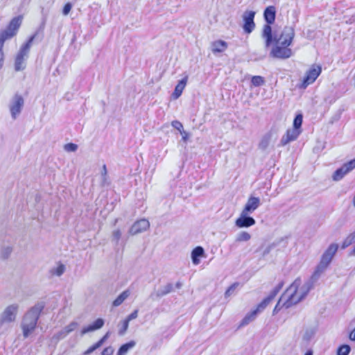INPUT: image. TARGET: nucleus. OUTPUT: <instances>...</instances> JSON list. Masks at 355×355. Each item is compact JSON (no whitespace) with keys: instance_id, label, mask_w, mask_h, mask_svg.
Masks as SVG:
<instances>
[{"instance_id":"obj_1","label":"nucleus","mask_w":355,"mask_h":355,"mask_svg":"<svg viewBox=\"0 0 355 355\" xmlns=\"http://www.w3.org/2000/svg\"><path fill=\"white\" fill-rule=\"evenodd\" d=\"M317 282L313 280L311 277L300 288L302 281L300 277H297L292 284L286 290V295H289L288 301L291 302L290 304H297L302 301L309 293V291L313 288L315 284Z\"/></svg>"},{"instance_id":"obj_2","label":"nucleus","mask_w":355,"mask_h":355,"mask_svg":"<svg viewBox=\"0 0 355 355\" xmlns=\"http://www.w3.org/2000/svg\"><path fill=\"white\" fill-rule=\"evenodd\" d=\"M44 306V302H37L23 316L21 328L24 338H28L35 329L38 319Z\"/></svg>"},{"instance_id":"obj_3","label":"nucleus","mask_w":355,"mask_h":355,"mask_svg":"<svg viewBox=\"0 0 355 355\" xmlns=\"http://www.w3.org/2000/svg\"><path fill=\"white\" fill-rule=\"evenodd\" d=\"M263 17L267 24L263 26L262 37L266 40V47H269L272 44V33L270 24H272L275 20V7L273 6H268L263 12Z\"/></svg>"},{"instance_id":"obj_4","label":"nucleus","mask_w":355,"mask_h":355,"mask_svg":"<svg viewBox=\"0 0 355 355\" xmlns=\"http://www.w3.org/2000/svg\"><path fill=\"white\" fill-rule=\"evenodd\" d=\"M35 33L33 35L26 44H24L20 49L17 53L15 62V69L17 71H21L25 69V60L28 57L31 44L35 38Z\"/></svg>"},{"instance_id":"obj_5","label":"nucleus","mask_w":355,"mask_h":355,"mask_svg":"<svg viewBox=\"0 0 355 355\" xmlns=\"http://www.w3.org/2000/svg\"><path fill=\"white\" fill-rule=\"evenodd\" d=\"M23 17L17 16L11 19L7 28L0 33V41L5 42L6 40L15 36L21 25Z\"/></svg>"},{"instance_id":"obj_6","label":"nucleus","mask_w":355,"mask_h":355,"mask_svg":"<svg viewBox=\"0 0 355 355\" xmlns=\"http://www.w3.org/2000/svg\"><path fill=\"white\" fill-rule=\"evenodd\" d=\"M19 310L17 304H12L6 307L0 315V327L6 324L14 322L16 320Z\"/></svg>"},{"instance_id":"obj_7","label":"nucleus","mask_w":355,"mask_h":355,"mask_svg":"<svg viewBox=\"0 0 355 355\" xmlns=\"http://www.w3.org/2000/svg\"><path fill=\"white\" fill-rule=\"evenodd\" d=\"M295 36L294 28L291 26H285L280 35L272 36V43L276 42L281 45L290 46Z\"/></svg>"},{"instance_id":"obj_8","label":"nucleus","mask_w":355,"mask_h":355,"mask_svg":"<svg viewBox=\"0 0 355 355\" xmlns=\"http://www.w3.org/2000/svg\"><path fill=\"white\" fill-rule=\"evenodd\" d=\"M24 105V99L21 95L15 94L9 103V110L12 119H16L21 112Z\"/></svg>"},{"instance_id":"obj_9","label":"nucleus","mask_w":355,"mask_h":355,"mask_svg":"<svg viewBox=\"0 0 355 355\" xmlns=\"http://www.w3.org/2000/svg\"><path fill=\"white\" fill-rule=\"evenodd\" d=\"M289 46L281 45L275 42V46L270 51V55L277 58H288L292 55V51Z\"/></svg>"},{"instance_id":"obj_10","label":"nucleus","mask_w":355,"mask_h":355,"mask_svg":"<svg viewBox=\"0 0 355 355\" xmlns=\"http://www.w3.org/2000/svg\"><path fill=\"white\" fill-rule=\"evenodd\" d=\"M255 12L252 10H245L243 15L242 19L243 21V28L245 33H250L255 28V23L254 21Z\"/></svg>"},{"instance_id":"obj_11","label":"nucleus","mask_w":355,"mask_h":355,"mask_svg":"<svg viewBox=\"0 0 355 355\" xmlns=\"http://www.w3.org/2000/svg\"><path fill=\"white\" fill-rule=\"evenodd\" d=\"M322 71L320 66L313 65L307 72L303 79L302 87L306 88L308 85L313 83L319 76Z\"/></svg>"},{"instance_id":"obj_12","label":"nucleus","mask_w":355,"mask_h":355,"mask_svg":"<svg viewBox=\"0 0 355 355\" xmlns=\"http://www.w3.org/2000/svg\"><path fill=\"white\" fill-rule=\"evenodd\" d=\"M150 227V223L146 218H142L135 221L128 230L131 236H135L146 231Z\"/></svg>"},{"instance_id":"obj_13","label":"nucleus","mask_w":355,"mask_h":355,"mask_svg":"<svg viewBox=\"0 0 355 355\" xmlns=\"http://www.w3.org/2000/svg\"><path fill=\"white\" fill-rule=\"evenodd\" d=\"M250 213L242 210L239 217L235 221V225L239 228H247L254 225L256 220L249 216Z\"/></svg>"},{"instance_id":"obj_14","label":"nucleus","mask_w":355,"mask_h":355,"mask_svg":"<svg viewBox=\"0 0 355 355\" xmlns=\"http://www.w3.org/2000/svg\"><path fill=\"white\" fill-rule=\"evenodd\" d=\"M260 205L261 202L259 198L250 196L248 198L243 211L251 214L254 212L260 206Z\"/></svg>"},{"instance_id":"obj_15","label":"nucleus","mask_w":355,"mask_h":355,"mask_svg":"<svg viewBox=\"0 0 355 355\" xmlns=\"http://www.w3.org/2000/svg\"><path fill=\"white\" fill-rule=\"evenodd\" d=\"M286 295V291L282 295L280 299L279 300L278 302L277 303L276 306H275L273 309V314L277 313L282 307H285L286 309H288L291 306H293L294 304H290L289 300V295Z\"/></svg>"},{"instance_id":"obj_16","label":"nucleus","mask_w":355,"mask_h":355,"mask_svg":"<svg viewBox=\"0 0 355 355\" xmlns=\"http://www.w3.org/2000/svg\"><path fill=\"white\" fill-rule=\"evenodd\" d=\"M103 324L104 320L101 318H98L92 324L84 327L80 332V335L83 336L87 333L98 330L101 329Z\"/></svg>"},{"instance_id":"obj_17","label":"nucleus","mask_w":355,"mask_h":355,"mask_svg":"<svg viewBox=\"0 0 355 355\" xmlns=\"http://www.w3.org/2000/svg\"><path fill=\"white\" fill-rule=\"evenodd\" d=\"M188 81V76H185L180 80L175 87V90L172 94V97L174 99H178L182 94L184 89L185 88Z\"/></svg>"},{"instance_id":"obj_18","label":"nucleus","mask_w":355,"mask_h":355,"mask_svg":"<svg viewBox=\"0 0 355 355\" xmlns=\"http://www.w3.org/2000/svg\"><path fill=\"white\" fill-rule=\"evenodd\" d=\"M205 251L203 248L198 246L195 248L191 252V259L192 262L195 265H198L200 263V258L203 257Z\"/></svg>"},{"instance_id":"obj_19","label":"nucleus","mask_w":355,"mask_h":355,"mask_svg":"<svg viewBox=\"0 0 355 355\" xmlns=\"http://www.w3.org/2000/svg\"><path fill=\"white\" fill-rule=\"evenodd\" d=\"M110 336V332H107L105 335L101 338L97 343L94 344L92 346L89 347L85 352L84 355H89L92 354L94 351L99 348L102 346V345L104 343V342Z\"/></svg>"},{"instance_id":"obj_20","label":"nucleus","mask_w":355,"mask_h":355,"mask_svg":"<svg viewBox=\"0 0 355 355\" xmlns=\"http://www.w3.org/2000/svg\"><path fill=\"white\" fill-rule=\"evenodd\" d=\"M227 48V42L223 40L216 41L211 44V51L214 53L223 52Z\"/></svg>"},{"instance_id":"obj_21","label":"nucleus","mask_w":355,"mask_h":355,"mask_svg":"<svg viewBox=\"0 0 355 355\" xmlns=\"http://www.w3.org/2000/svg\"><path fill=\"white\" fill-rule=\"evenodd\" d=\"M328 266L320 261L319 264L315 268V271L311 276L313 280L318 282L321 275L325 271Z\"/></svg>"},{"instance_id":"obj_22","label":"nucleus","mask_w":355,"mask_h":355,"mask_svg":"<svg viewBox=\"0 0 355 355\" xmlns=\"http://www.w3.org/2000/svg\"><path fill=\"white\" fill-rule=\"evenodd\" d=\"M173 286L171 283H168L164 286L160 288L155 293L157 297H162L173 291Z\"/></svg>"},{"instance_id":"obj_23","label":"nucleus","mask_w":355,"mask_h":355,"mask_svg":"<svg viewBox=\"0 0 355 355\" xmlns=\"http://www.w3.org/2000/svg\"><path fill=\"white\" fill-rule=\"evenodd\" d=\"M259 313L255 309L248 313L241 322V326H245L255 320Z\"/></svg>"},{"instance_id":"obj_24","label":"nucleus","mask_w":355,"mask_h":355,"mask_svg":"<svg viewBox=\"0 0 355 355\" xmlns=\"http://www.w3.org/2000/svg\"><path fill=\"white\" fill-rule=\"evenodd\" d=\"M130 292L129 290H125L123 292H122L113 302L112 305L113 306H119L121 305L125 299L128 297L130 295Z\"/></svg>"},{"instance_id":"obj_25","label":"nucleus","mask_w":355,"mask_h":355,"mask_svg":"<svg viewBox=\"0 0 355 355\" xmlns=\"http://www.w3.org/2000/svg\"><path fill=\"white\" fill-rule=\"evenodd\" d=\"M136 345V342L131 340L125 344L122 345L118 350L117 355H125L130 349L133 348Z\"/></svg>"},{"instance_id":"obj_26","label":"nucleus","mask_w":355,"mask_h":355,"mask_svg":"<svg viewBox=\"0 0 355 355\" xmlns=\"http://www.w3.org/2000/svg\"><path fill=\"white\" fill-rule=\"evenodd\" d=\"M317 329L315 327H309L306 329L303 334L302 339L306 342H309L313 338L316 334Z\"/></svg>"},{"instance_id":"obj_27","label":"nucleus","mask_w":355,"mask_h":355,"mask_svg":"<svg viewBox=\"0 0 355 355\" xmlns=\"http://www.w3.org/2000/svg\"><path fill=\"white\" fill-rule=\"evenodd\" d=\"M12 252V248L10 246L2 247L0 251V259L3 260L8 259Z\"/></svg>"},{"instance_id":"obj_28","label":"nucleus","mask_w":355,"mask_h":355,"mask_svg":"<svg viewBox=\"0 0 355 355\" xmlns=\"http://www.w3.org/2000/svg\"><path fill=\"white\" fill-rule=\"evenodd\" d=\"M109 184H110V181H109V178H108V176H107V171L106 165L103 164V166L102 167V171H101V185L102 187H105V186L109 185Z\"/></svg>"},{"instance_id":"obj_29","label":"nucleus","mask_w":355,"mask_h":355,"mask_svg":"<svg viewBox=\"0 0 355 355\" xmlns=\"http://www.w3.org/2000/svg\"><path fill=\"white\" fill-rule=\"evenodd\" d=\"M348 172L345 171V168L342 166L340 168H338L333 175V179L335 181H338L341 180L345 175H346Z\"/></svg>"},{"instance_id":"obj_30","label":"nucleus","mask_w":355,"mask_h":355,"mask_svg":"<svg viewBox=\"0 0 355 355\" xmlns=\"http://www.w3.org/2000/svg\"><path fill=\"white\" fill-rule=\"evenodd\" d=\"M353 243H355V231L345 239V241L342 243L341 248L343 249H345L346 248L352 245Z\"/></svg>"},{"instance_id":"obj_31","label":"nucleus","mask_w":355,"mask_h":355,"mask_svg":"<svg viewBox=\"0 0 355 355\" xmlns=\"http://www.w3.org/2000/svg\"><path fill=\"white\" fill-rule=\"evenodd\" d=\"M251 239V235L245 231L241 232L237 234L236 241L242 242V241H248Z\"/></svg>"},{"instance_id":"obj_32","label":"nucleus","mask_w":355,"mask_h":355,"mask_svg":"<svg viewBox=\"0 0 355 355\" xmlns=\"http://www.w3.org/2000/svg\"><path fill=\"white\" fill-rule=\"evenodd\" d=\"M65 271V266L60 263L56 268H52L51 272L56 276H61Z\"/></svg>"},{"instance_id":"obj_33","label":"nucleus","mask_w":355,"mask_h":355,"mask_svg":"<svg viewBox=\"0 0 355 355\" xmlns=\"http://www.w3.org/2000/svg\"><path fill=\"white\" fill-rule=\"evenodd\" d=\"M252 84L255 87H259L265 83L264 78L261 76H254L251 79Z\"/></svg>"},{"instance_id":"obj_34","label":"nucleus","mask_w":355,"mask_h":355,"mask_svg":"<svg viewBox=\"0 0 355 355\" xmlns=\"http://www.w3.org/2000/svg\"><path fill=\"white\" fill-rule=\"evenodd\" d=\"M300 133L301 130H297L293 128L291 130H288L286 134H287V135L289 137V138L291 139L292 141H295L297 139Z\"/></svg>"},{"instance_id":"obj_35","label":"nucleus","mask_w":355,"mask_h":355,"mask_svg":"<svg viewBox=\"0 0 355 355\" xmlns=\"http://www.w3.org/2000/svg\"><path fill=\"white\" fill-rule=\"evenodd\" d=\"M351 351V347L348 345H343L338 348L337 355H348Z\"/></svg>"},{"instance_id":"obj_36","label":"nucleus","mask_w":355,"mask_h":355,"mask_svg":"<svg viewBox=\"0 0 355 355\" xmlns=\"http://www.w3.org/2000/svg\"><path fill=\"white\" fill-rule=\"evenodd\" d=\"M270 141V137L269 135H265L262 138L261 141H260V143L259 144V148L263 150H266L268 148V146H269Z\"/></svg>"},{"instance_id":"obj_37","label":"nucleus","mask_w":355,"mask_h":355,"mask_svg":"<svg viewBox=\"0 0 355 355\" xmlns=\"http://www.w3.org/2000/svg\"><path fill=\"white\" fill-rule=\"evenodd\" d=\"M303 116L302 114H298L295 116L293 120V128L297 130H300L302 124Z\"/></svg>"},{"instance_id":"obj_38","label":"nucleus","mask_w":355,"mask_h":355,"mask_svg":"<svg viewBox=\"0 0 355 355\" xmlns=\"http://www.w3.org/2000/svg\"><path fill=\"white\" fill-rule=\"evenodd\" d=\"M121 235L122 232L119 229L114 230L112 233V241L117 245L121 237Z\"/></svg>"},{"instance_id":"obj_39","label":"nucleus","mask_w":355,"mask_h":355,"mask_svg":"<svg viewBox=\"0 0 355 355\" xmlns=\"http://www.w3.org/2000/svg\"><path fill=\"white\" fill-rule=\"evenodd\" d=\"M338 248V244L332 243L328 247V248L324 251V252L334 257L336 252H337Z\"/></svg>"},{"instance_id":"obj_40","label":"nucleus","mask_w":355,"mask_h":355,"mask_svg":"<svg viewBox=\"0 0 355 355\" xmlns=\"http://www.w3.org/2000/svg\"><path fill=\"white\" fill-rule=\"evenodd\" d=\"M333 257V256L324 252L322 255L320 262L328 266L330 264Z\"/></svg>"},{"instance_id":"obj_41","label":"nucleus","mask_w":355,"mask_h":355,"mask_svg":"<svg viewBox=\"0 0 355 355\" xmlns=\"http://www.w3.org/2000/svg\"><path fill=\"white\" fill-rule=\"evenodd\" d=\"M270 302L268 300V299L266 297L261 303L258 304L255 310L257 311L258 313L261 312L266 308V306L270 304Z\"/></svg>"},{"instance_id":"obj_42","label":"nucleus","mask_w":355,"mask_h":355,"mask_svg":"<svg viewBox=\"0 0 355 355\" xmlns=\"http://www.w3.org/2000/svg\"><path fill=\"white\" fill-rule=\"evenodd\" d=\"M343 166L349 173L355 168V158L344 164Z\"/></svg>"},{"instance_id":"obj_43","label":"nucleus","mask_w":355,"mask_h":355,"mask_svg":"<svg viewBox=\"0 0 355 355\" xmlns=\"http://www.w3.org/2000/svg\"><path fill=\"white\" fill-rule=\"evenodd\" d=\"M78 326V322H71L69 324H68L67 326H66L63 329L66 331L67 334H69V333H71V331L75 330L77 328Z\"/></svg>"},{"instance_id":"obj_44","label":"nucleus","mask_w":355,"mask_h":355,"mask_svg":"<svg viewBox=\"0 0 355 355\" xmlns=\"http://www.w3.org/2000/svg\"><path fill=\"white\" fill-rule=\"evenodd\" d=\"M67 333L66 332V331L62 329V330H60L59 332H58L57 334H54L53 336V339H55L57 340H61V339H63L64 338H65L67 336Z\"/></svg>"},{"instance_id":"obj_45","label":"nucleus","mask_w":355,"mask_h":355,"mask_svg":"<svg viewBox=\"0 0 355 355\" xmlns=\"http://www.w3.org/2000/svg\"><path fill=\"white\" fill-rule=\"evenodd\" d=\"M239 286V283H234L232 284L225 293V297H230L235 291Z\"/></svg>"},{"instance_id":"obj_46","label":"nucleus","mask_w":355,"mask_h":355,"mask_svg":"<svg viewBox=\"0 0 355 355\" xmlns=\"http://www.w3.org/2000/svg\"><path fill=\"white\" fill-rule=\"evenodd\" d=\"M128 325H129V323L128 322V321L123 320L122 322L121 326L120 327V328L119 329V334L120 336L124 335V334L125 333V331H127V329L128 328Z\"/></svg>"},{"instance_id":"obj_47","label":"nucleus","mask_w":355,"mask_h":355,"mask_svg":"<svg viewBox=\"0 0 355 355\" xmlns=\"http://www.w3.org/2000/svg\"><path fill=\"white\" fill-rule=\"evenodd\" d=\"M64 148L67 152H75L78 148V146L73 143H69L64 145Z\"/></svg>"},{"instance_id":"obj_48","label":"nucleus","mask_w":355,"mask_h":355,"mask_svg":"<svg viewBox=\"0 0 355 355\" xmlns=\"http://www.w3.org/2000/svg\"><path fill=\"white\" fill-rule=\"evenodd\" d=\"M171 125L174 128L178 130L180 132V133H181L182 131H184L183 125H182V123L180 121H172Z\"/></svg>"},{"instance_id":"obj_49","label":"nucleus","mask_w":355,"mask_h":355,"mask_svg":"<svg viewBox=\"0 0 355 355\" xmlns=\"http://www.w3.org/2000/svg\"><path fill=\"white\" fill-rule=\"evenodd\" d=\"M4 42L0 41V69L2 68L4 62V55L3 52Z\"/></svg>"},{"instance_id":"obj_50","label":"nucleus","mask_w":355,"mask_h":355,"mask_svg":"<svg viewBox=\"0 0 355 355\" xmlns=\"http://www.w3.org/2000/svg\"><path fill=\"white\" fill-rule=\"evenodd\" d=\"M293 141L291 138L287 135V134H285L282 136L281 140H280V145L281 146H286L289 142Z\"/></svg>"},{"instance_id":"obj_51","label":"nucleus","mask_w":355,"mask_h":355,"mask_svg":"<svg viewBox=\"0 0 355 355\" xmlns=\"http://www.w3.org/2000/svg\"><path fill=\"white\" fill-rule=\"evenodd\" d=\"M114 352V348L110 346V347H105L103 350L101 355H113Z\"/></svg>"},{"instance_id":"obj_52","label":"nucleus","mask_w":355,"mask_h":355,"mask_svg":"<svg viewBox=\"0 0 355 355\" xmlns=\"http://www.w3.org/2000/svg\"><path fill=\"white\" fill-rule=\"evenodd\" d=\"M71 8H72L71 3H67L63 8L62 14L64 15H67L69 13V12L71 11Z\"/></svg>"},{"instance_id":"obj_53","label":"nucleus","mask_w":355,"mask_h":355,"mask_svg":"<svg viewBox=\"0 0 355 355\" xmlns=\"http://www.w3.org/2000/svg\"><path fill=\"white\" fill-rule=\"evenodd\" d=\"M137 316H138V310H135L132 313H130L129 315H128V317L126 318V319L125 320L128 321V322L129 323V322L130 320L137 318Z\"/></svg>"},{"instance_id":"obj_54","label":"nucleus","mask_w":355,"mask_h":355,"mask_svg":"<svg viewBox=\"0 0 355 355\" xmlns=\"http://www.w3.org/2000/svg\"><path fill=\"white\" fill-rule=\"evenodd\" d=\"M277 293H278L275 289H273L266 298L268 299L270 302H271L275 297Z\"/></svg>"},{"instance_id":"obj_55","label":"nucleus","mask_w":355,"mask_h":355,"mask_svg":"<svg viewBox=\"0 0 355 355\" xmlns=\"http://www.w3.org/2000/svg\"><path fill=\"white\" fill-rule=\"evenodd\" d=\"M277 293H278L275 289H273L266 298L268 299L270 302H271L275 297Z\"/></svg>"},{"instance_id":"obj_56","label":"nucleus","mask_w":355,"mask_h":355,"mask_svg":"<svg viewBox=\"0 0 355 355\" xmlns=\"http://www.w3.org/2000/svg\"><path fill=\"white\" fill-rule=\"evenodd\" d=\"M181 135L182 137V140L184 141H187L189 137V134L186 131H182L181 133Z\"/></svg>"},{"instance_id":"obj_57","label":"nucleus","mask_w":355,"mask_h":355,"mask_svg":"<svg viewBox=\"0 0 355 355\" xmlns=\"http://www.w3.org/2000/svg\"><path fill=\"white\" fill-rule=\"evenodd\" d=\"M283 286H284V282H282L279 283V284H277V286H276L274 288V289H275L277 293H279V292L280 291V290L282 288Z\"/></svg>"},{"instance_id":"obj_58","label":"nucleus","mask_w":355,"mask_h":355,"mask_svg":"<svg viewBox=\"0 0 355 355\" xmlns=\"http://www.w3.org/2000/svg\"><path fill=\"white\" fill-rule=\"evenodd\" d=\"M349 339L351 340L355 341V328L349 334Z\"/></svg>"},{"instance_id":"obj_59","label":"nucleus","mask_w":355,"mask_h":355,"mask_svg":"<svg viewBox=\"0 0 355 355\" xmlns=\"http://www.w3.org/2000/svg\"><path fill=\"white\" fill-rule=\"evenodd\" d=\"M270 248H270V246H268V247H267V248L264 250V251H263V257H264V256H266V254H268L270 252Z\"/></svg>"},{"instance_id":"obj_60","label":"nucleus","mask_w":355,"mask_h":355,"mask_svg":"<svg viewBox=\"0 0 355 355\" xmlns=\"http://www.w3.org/2000/svg\"><path fill=\"white\" fill-rule=\"evenodd\" d=\"M182 286V284L180 282H178L175 284V287L177 288H180Z\"/></svg>"},{"instance_id":"obj_61","label":"nucleus","mask_w":355,"mask_h":355,"mask_svg":"<svg viewBox=\"0 0 355 355\" xmlns=\"http://www.w3.org/2000/svg\"><path fill=\"white\" fill-rule=\"evenodd\" d=\"M304 355H313L312 350H308Z\"/></svg>"},{"instance_id":"obj_62","label":"nucleus","mask_w":355,"mask_h":355,"mask_svg":"<svg viewBox=\"0 0 355 355\" xmlns=\"http://www.w3.org/2000/svg\"><path fill=\"white\" fill-rule=\"evenodd\" d=\"M351 254L355 255V248L353 249L352 252H351Z\"/></svg>"},{"instance_id":"obj_63","label":"nucleus","mask_w":355,"mask_h":355,"mask_svg":"<svg viewBox=\"0 0 355 355\" xmlns=\"http://www.w3.org/2000/svg\"><path fill=\"white\" fill-rule=\"evenodd\" d=\"M354 205L355 206V196H354Z\"/></svg>"}]
</instances>
